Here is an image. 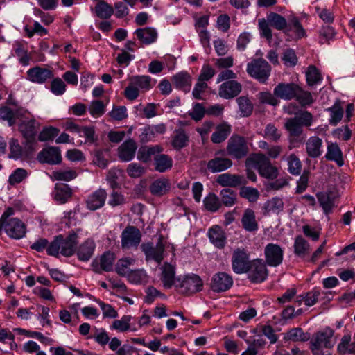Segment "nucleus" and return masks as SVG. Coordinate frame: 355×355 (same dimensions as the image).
<instances>
[{"mask_svg":"<svg viewBox=\"0 0 355 355\" xmlns=\"http://www.w3.org/2000/svg\"><path fill=\"white\" fill-rule=\"evenodd\" d=\"M149 190L151 194L155 196H163L171 190L170 180L165 178L157 179L150 184Z\"/></svg>","mask_w":355,"mask_h":355,"instance_id":"obj_26","label":"nucleus"},{"mask_svg":"<svg viewBox=\"0 0 355 355\" xmlns=\"http://www.w3.org/2000/svg\"><path fill=\"white\" fill-rule=\"evenodd\" d=\"M95 12L99 18L107 19L112 15L114 9L108 3L101 1L96 5Z\"/></svg>","mask_w":355,"mask_h":355,"instance_id":"obj_44","label":"nucleus"},{"mask_svg":"<svg viewBox=\"0 0 355 355\" xmlns=\"http://www.w3.org/2000/svg\"><path fill=\"white\" fill-rule=\"evenodd\" d=\"M293 247L294 252L300 257H304L309 252V245L302 236L295 238Z\"/></svg>","mask_w":355,"mask_h":355,"instance_id":"obj_45","label":"nucleus"},{"mask_svg":"<svg viewBox=\"0 0 355 355\" xmlns=\"http://www.w3.org/2000/svg\"><path fill=\"white\" fill-rule=\"evenodd\" d=\"M233 284L231 275L224 272H219L213 275L210 284L214 292L221 293L229 290Z\"/></svg>","mask_w":355,"mask_h":355,"instance_id":"obj_15","label":"nucleus"},{"mask_svg":"<svg viewBox=\"0 0 355 355\" xmlns=\"http://www.w3.org/2000/svg\"><path fill=\"white\" fill-rule=\"evenodd\" d=\"M294 98H295L302 107L310 105L313 103V98L311 92L303 90L300 86L299 91H297Z\"/></svg>","mask_w":355,"mask_h":355,"instance_id":"obj_57","label":"nucleus"},{"mask_svg":"<svg viewBox=\"0 0 355 355\" xmlns=\"http://www.w3.org/2000/svg\"><path fill=\"white\" fill-rule=\"evenodd\" d=\"M222 203L226 207L233 206L236 201V193L230 189H223L220 193Z\"/></svg>","mask_w":355,"mask_h":355,"instance_id":"obj_52","label":"nucleus"},{"mask_svg":"<svg viewBox=\"0 0 355 355\" xmlns=\"http://www.w3.org/2000/svg\"><path fill=\"white\" fill-rule=\"evenodd\" d=\"M306 78L307 84L309 86L315 85L322 80L321 73L314 65H310L307 68Z\"/></svg>","mask_w":355,"mask_h":355,"instance_id":"obj_46","label":"nucleus"},{"mask_svg":"<svg viewBox=\"0 0 355 355\" xmlns=\"http://www.w3.org/2000/svg\"><path fill=\"white\" fill-rule=\"evenodd\" d=\"M137 148V144L134 139H127L117 149L119 159L125 162L131 161L135 157Z\"/></svg>","mask_w":355,"mask_h":355,"instance_id":"obj_19","label":"nucleus"},{"mask_svg":"<svg viewBox=\"0 0 355 355\" xmlns=\"http://www.w3.org/2000/svg\"><path fill=\"white\" fill-rule=\"evenodd\" d=\"M325 158L327 160L335 162L339 166L344 164L343 153L336 143L330 142L328 144Z\"/></svg>","mask_w":355,"mask_h":355,"instance_id":"obj_33","label":"nucleus"},{"mask_svg":"<svg viewBox=\"0 0 355 355\" xmlns=\"http://www.w3.org/2000/svg\"><path fill=\"white\" fill-rule=\"evenodd\" d=\"M151 78L148 76H133L130 78V84L125 89L124 96L130 101L136 99L139 89L147 91L152 88Z\"/></svg>","mask_w":355,"mask_h":355,"instance_id":"obj_8","label":"nucleus"},{"mask_svg":"<svg viewBox=\"0 0 355 355\" xmlns=\"http://www.w3.org/2000/svg\"><path fill=\"white\" fill-rule=\"evenodd\" d=\"M247 73L259 83H265L271 73V66L263 58L253 59L248 63Z\"/></svg>","mask_w":355,"mask_h":355,"instance_id":"obj_7","label":"nucleus"},{"mask_svg":"<svg viewBox=\"0 0 355 355\" xmlns=\"http://www.w3.org/2000/svg\"><path fill=\"white\" fill-rule=\"evenodd\" d=\"M248 272H250L248 277L253 283L262 282L268 276L266 263L261 259L252 261Z\"/></svg>","mask_w":355,"mask_h":355,"instance_id":"obj_14","label":"nucleus"},{"mask_svg":"<svg viewBox=\"0 0 355 355\" xmlns=\"http://www.w3.org/2000/svg\"><path fill=\"white\" fill-rule=\"evenodd\" d=\"M10 155L9 157L19 159L24 156V150L16 139L12 138L9 141Z\"/></svg>","mask_w":355,"mask_h":355,"instance_id":"obj_59","label":"nucleus"},{"mask_svg":"<svg viewBox=\"0 0 355 355\" xmlns=\"http://www.w3.org/2000/svg\"><path fill=\"white\" fill-rule=\"evenodd\" d=\"M125 277L129 282L134 284H141L147 280V274L143 269L130 270Z\"/></svg>","mask_w":355,"mask_h":355,"instance_id":"obj_55","label":"nucleus"},{"mask_svg":"<svg viewBox=\"0 0 355 355\" xmlns=\"http://www.w3.org/2000/svg\"><path fill=\"white\" fill-rule=\"evenodd\" d=\"M293 30L297 38H302L305 35V31L296 17H291L287 23V28L285 33Z\"/></svg>","mask_w":355,"mask_h":355,"instance_id":"obj_47","label":"nucleus"},{"mask_svg":"<svg viewBox=\"0 0 355 355\" xmlns=\"http://www.w3.org/2000/svg\"><path fill=\"white\" fill-rule=\"evenodd\" d=\"M162 271L160 279L165 288H171L173 286H175V266L165 262L160 268Z\"/></svg>","mask_w":355,"mask_h":355,"instance_id":"obj_21","label":"nucleus"},{"mask_svg":"<svg viewBox=\"0 0 355 355\" xmlns=\"http://www.w3.org/2000/svg\"><path fill=\"white\" fill-rule=\"evenodd\" d=\"M28 173L26 169L18 168L9 176L8 183L12 186L19 184L28 177Z\"/></svg>","mask_w":355,"mask_h":355,"instance_id":"obj_50","label":"nucleus"},{"mask_svg":"<svg viewBox=\"0 0 355 355\" xmlns=\"http://www.w3.org/2000/svg\"><path fill=\"white\" fill-rule=\"evenodd\" d=\"M141 251L145 254V260L148 262L155 261L158 264L164 259L165 246L162 238H159L155 245L152 242L143 243L140 245Z\"/></svg>","mask_w":355,"mask_h":355,"instance_id":"obj_10","label":"nucleus"},{"mask_svg":"<svg viewBox=\"0 0 355 355\" xmlns=\"http://www.w3.org/2000/svg\"><path fill=\"white\" fill-rule=\"evenodd\" d=\"M299 91V85L294 83H279L273 90L274 95L279 98L290 101L293 99Z\"/></svg>","mask_w":355,"mask_h":355,"instance_id":"obj_17","label":"nucleus"},{"mask_svg":"<svg viewBox=\"0 0 355 355\" xmlns=\"http://www.w3.org/2000/svg\"><path fill=\"white\" fill-rule=\"evenodd\" d=\"M38 127L39 124L34 119H29L27 121H22L19 123V130L26 139L27 143L31 144L35 141Z\"/></svg>","mask_w":355,"mask_h":355,"instance_id":"obj_22","label":"nucleus"},{"mask_svg":"<svg viewBox=\"0 0 355 355\" xmlns=\"http://www.w3.org/2000/svg\"><path fill=\"white\" fill-rule=\"evenodd\" d=\"M310 177V171L304 170L297 182L295 193H302L306 191L308 187Z\"/></svg>","mask_w":355,"mask_h":355,"instance_id":"obj_64","label":"nucleus"},{"mask_svg":"<svg viewBox=\"0 0 355 355\" xmlns=\"http://www.w3.org/2000/svg\"><path fill=\"white\" fill-rule=\"evenodd\" d=\"M28 79L35 83L42 84L53 77L52 70L39 66L31 68L27 71Z\"/></svg>","mask_w":355,"mask_h":355,"instance_id":"obj_18","label":"nucleus"},{"mask_svg":"<svg viewBox=\"0 0 355 355\" xmlns=\"http://www.w3.org/2000/svg\"><path fill=\"white\" fill-rule=\"evenodd\" d=\"M316 196L324 214L327 215L330 214L334 207V193L331 191L318 192Z\"/></svg>","mask_w":355,"mask_h":355,"instance_id":"obj_29","label":"nucleus"},{"mask_svg":"<svg viewBox=\"0 0 355 355\" xmlns=\"http://www.w3.org/2000/svg\"><path fill=\"white\" fill-rule=\"evenodd\" d=\"M139 40L145 44H150L155 42L157 37L156 30L151 27L139 28L135 31Z\"/></svg>","mask_w":355,"mask_h":355,"instance_id":"obj_35","label":"nucleus"},{"mask_svg":"<svg viewBox=\"0 0 355 355\" xmlns=\"http://www.w3.org/2000/svg\"><path fill=\"white\" fill-rule=\"evenodd\" d=\"M267 20L270 26L285 32L287 28V21L283 16L275 12H270L267 16Z\"/></svg>","mask_w":355,"mask_h":355,"instance_id":"obj_41","label":"nucleus"},{"mask_svg":"<svg viewBox=\"0 0 355 355\" xmlns=\"http://www.w3.org/2000/svg\"><path fill=\"white\" fill-rule=\"evenodd\" d=\"M203 282L197 275L191 274L176 278L175 288L182 295H190L202 290Z\"/></svg>","mask_w":355,"mask_h":355,"instance_id":"obj_6","label":"nucleus"},{"mask_svg":"<svg viewBox=\"0 0 355 355\" xmlns=\"http://www.w3.org/2000/svg\"><path fill=\"white\" fill-rule=\"evenodd\" d=\"M236 103L239 106L240 116L248 117L253 112V104L248 96H242L236 98Z\"/></svg>","mask_w":355,"mask_h":355,"instance_id":"obj_40","label":"nucleus"},{"mask_svg":"<svg viewBox=\"0 0 355 355\" xmlns=\"http://www.w3.org/2000/svg\"><path fill=\"white\" fill-rule=\"evenodd\" d=\"M53 178L56 180L60 181H70L77 176L76 171L72 169L69 170H59L53 173Z\"/></svg>","mask_w":355,"mask_h":355,"instance_id":"obj_61","label":"nucleus"},{"mask_svg":"<svg viewBox=\"0 0 355 355\" xmlns=\"http://www.w3.org/2000/svg\"><path fill=\"white\" fill-rule=\"evenodd\" d=\"M246 167H254L259 174L268 179H274L277 176L278 171L273 166L269 159L263 154H252L245 160Z\"/></svg>","mask_w":355,"mask_h":355,"instance_id":"obj_3","label":"nucleus"},{"mask_svg":"<svg viewBox=\"0 0 355 355\" xmlns=\"http://www.w3.org/2000/svg\"><path fill=\"white\" fill-rule=\"evenodd\" d=\"M191 76L187 71L178 73L172 78V81L175 86L185 92L190 91L191 87Z\"/></svg>","mask_w":355,"mask_h":355,"instance_id":"obj_30","label":"nucleus"},{"mask_svg":"<svg viewBox=\"0 0 355 355\" xmlns=\"http://www.w3.org/2000/svg\"><path fill=\"white\" fill-rule=\"evenodd\" d=\"M322 141L316 136L311 137L306 143V153L311 158H317L322 155Z\"/></svg>","mask_w":355,"mask_h":355,"instance_id":"obj_31","label":"nucleus"},{"mask_svg":"<svg viewBox=\"0 0 355 355\" xmlns=\"http://www.w3.org/2000/svg\"><path fill=\"white\" fill-rule=\"evenodd\" d=\"M241 85L235 80L223 83L219 88V96L225 99L232 98L241 92Z\"/></svg>","mask_w":355,"mask_h":355,"instance_id":"obj_23","label":"nucleus"},{"mask_svg":"<svg viewBox=\"0 0 355 355\" xmlns=\"http://www.w3.org/2000/svg\"><path fill=\"white\" fill-rule=\"evenodd\" d=\"M241 223L246 231L254 232L258 229L254 211L251 209H247L244 211Z\"/></svg>","mask_w":355,"mask_h":355,"instance_id":"obj_37","label":"nucleus"},{"mask_svg":"<svg viewBox=\"0 0 355 355\" xmlns=\"http://www.w3.org/2000/svg\"><path fill=\"white\" fill-rule=\"evenodd\" d=\"M231 132V125L227 123L218 125L215 131L211 136V141L214 144H220L224 141Z\"/></svg>","mask_w":355,"mask_h":355,"instance_id":"obj_34","label":"nucleus"},{"mask_svg":"<svg viewBox=\"0 0 355 355\" xmlns=\"http://www.w3.org/2000/svg\"><path fill=\"white\" fill-rule=\"evenodd\" d=\"M204 205L209 211L215 212L221 207L218 197L214 193H209L203 200Z\"/></svg>","mask_w":355,"mask_h":355,"instance_id":"obj_49","label":"nucleus"},{"mask_svg":"<svg viewBox=\"0 0 355 355\" xmlns=\"http://www.w3.org/2000/svg\"><path fill=\"white\" fill-rule=\"evenodd\" d=\"M107 193L105 189H99L90 194L86 200L87 207L92 211L100 209L105 205Z\"/></svg>","mask_w":355,"mask_h":355,"instance_id":"obj_24","label":"nucleus"},{"mask_svg":"<svg viewBox=\"0 0 355 355\" xmlns=\"http://www.w3.org/2000/svg\"><path fill=\"white\" fill-rule=\"evenodd\" d=\"M223 153V151L216 153L215 157L207 162V168L209 171L216 173L222 172L230 168L232 166V161L225 157L219 156V154Z\"/></svg>","mask_w":355,"mask_h":355,"instance_id":"obj_16","label":"nucleus"},{"mask_svg":"<svg viewBox=\"0 0 355 355\" xmlns=\"http://www.w3.org/2000/svg\"><path fill=\"white\" fill-rule=\"evenodd\" d=\"M14 209L8 208L0 218V234L3 230L7 235L15 239L23 238L26 233V226L24 223L17 218H12Z\"/></svg>","mask_w":355,"mask_h":355,"instance_id":"obj_2","label":"nucleus"},{"mask_svg":"<svg viewBox=\"0 0 355 355\" xmlns=\"http://www.w3.org/2000/svg\"><path fill=\"white\" fill-rule=\"evenodd\" d=\"M328 111L331 113V117L329 121V123L333 125H337L341 121L343 116V109L340 103H335L331 107L328 109Z\"/></svg>","mask_w":355,"mask_h":355,"instance_id":"obj_48","label":"nucleus"},{"mask_svg":"<svg viewBox=\"0 0 355 355\" xmlns=\"http://www.w3.org/2000/svg\"><path fill=\"white\" fill-rule=\"evenodd\" d=\"M135 262L130 258L121 259L116 265V271L121 276H126L130 272V266Z\"/></svg>","mask_w":355,"mask_h":355,"instance_id":"obj_53","label":"nucleus"},{"mask_svg":"<svg viewBox=\"0 0 355 355\" xmlns=\"http://www.w3.org/2000/svg\"><path fill=\"white\" fill-rule=\"evenodd\" d=\"M334 331L326 327L324 330L315 333L310 342V349L313 355H324L322 347L330 349L334 343L332 342Z\"/></svg>","mask_w":355,"mask_h":355,"instance_id":"obj_5","label":"nucleus"},{"mask_svg":"<svg viewBox=\"0 0 355 355\" xmlns=\"http://www.w3.org/2000/svg\"><path fill=\"white\" fill-rule=\"evenodd\" d=\"M173 159L171 157L165 154H157L154 157L155 170L164 173L172 168Z\"/></svg>","mask_w":355,"mask_h":355,"instance_id":"obj_36","label":"nucleus"},{"mask_svg":"<svg viewBox=\"0 0 355 355\" xmlns=\"http://www.w3.org/2000/svg\"><path fill=\"white\" fill-rule=\"evenodd\" d=\"M226 151L229 156L236 159L245 157L249 153L246 139L239 135H232L227 141Z\"/></svg>","mask_w":355,"mask_h":355,"instance_id":"obj_9","label":"nucleus"},{"mask_svg":"<svg viewBox=\"0 0 355 355\" xmlns=\"http://www.w3.org/2000/svg\"><path fill=\"white\" fill-rule=\"evenodd\" d=\"M95 248V243L92 239H87L81 244L77 251V255L81 261H88L92 256Z\"/></svg>","mask_w":355,"mask_h":355,"instance_id":"obj_38","label":"nucleus"},{"mask_svg":"<svg viewBox=\"0 0 355 355\" xmlns=\"http://www.w3.org/2000/svg\"><path fill=\"white\" fill-rule=\"evenodd\" d=\"M141 232L137 227L128 225L121 235L122 249L137 248L141 241Z\"/></svg>","mask_w":355,"mask_h":355,"instance_id":"obj_11","label":"nucleus"},{"mask_svg":"<svg viewBox=\"0 0 355 355\" xmlns=\"http://www.w3.org/2000/svg\"><path fill=\"white\" fill-rule=\"evenodd\" d=\"M252 261L249 260L247 251L243 248L236 249L232 256V266L236 274L248 272Z\"/></svg>","mask_w":355,"mask_h":355,"instance_id":"obj_12","label":"nucleus"},{"mask_svg":"<svg viewBox=\"0 0 355 355\" xmlns=\"http://www.w3.org/2000/svg\"><path fill=\"white\" fill-rule=\"evenodd\" d=\"M78 243V234L74 232L65 238L62 235H58L49 245L47 253L55 257H58L60 253L64 257H71L77 250Z\"/></svg>","mask_w":355,"mask_h":355,"instance_id":"obj_1","label":"nucleus"},{"mask_svg":"<svg viewBox=\"0 0 355 355\" xmlns=\"http://www.w3.org/2000/svg\"><path fill=\"white\" fill-rule=\"evenodd\" d=\"M115 260L114 254L110 252H105L100 259V266L103 270L109 272L113 268Z\"/></svg>","mask_w":355,"mask_h":355,"instance_id":"obj_54","label":"nucleus"},{"mask_svg":"<svg viewBox=\"0 0 355 355\" xmlns=\"http://www.w3.org/2000/svg\"><path fill=\"white\" fill-rule=\"evenodd\" d=\"M282 159H284L287 162L288 171L293 175H300L301 174L302 164L299 157L292 153L288 156L282 157Z\"/></svg>","mask_w":355,"mask_h":355,"instance_id":"obj_39","label":"nucleus"},{"mask_svg":"<svg viewBox=\"0 0 355 355\" xmlns=\"http://www.w3.org/2000/svg\"><path fill=\"white\" fill-rule=\"evenodd\" d=\"M208 237L210 242L218 248H223L226 243V236L222 228L215 225L208 230Z\"/></svg>","mask_w":355,"mask_h":355,"instance_id":"obj_28","label":"nucleus"},{"mask_svg":"<svg viewBox=\"0 0 355 355\" xmlns=\"http://www.w3.org/2000/svg\"><path fill=\"white\" fill-rule=\"evenodd\" d=\"M282 60L284 64L287 67H295L298 61L295 51L292 49H286L282 53Z\"/></svg>","mask_w":355,"mask_h":355,"instance_id":"obj_56","label":"nucleus"},{"mask_svg":"<svg viewBox=\"0 0 355 355\" xmlns=\"http://www.w3.org/2000/svg\"><path fill=\"white\" fill-rule=\"evenodd\" d=\"M241 197L247 199L250 202H255L259 198V191L251 187H243L239 191Z\"/></svg>","mask_w":355,"mask_h":355,"instance_id":"obj_51","label":"nucleus"},{"mask_svg":"<svg viewBox=\"0 0 355 355\" xmlns=\"http://www.w3.org/2000/svg\"><path fill=\"white\" fill-rule=\"evenodd\" d=\"M264 255L267 265L277 267L282 263L284 250L279 245L271 243L265 247Z\"/></svg>","mask_w":355,"mask_h":355,"instance_id":"obj_13","label":"nucleus"},{"mask_svg":"<svg viewBox=\"0 0 355 355\" xmlns=\"http://www.w3.org/2000/svg\"><path fill=\"white\" fill-rule=\"evenodd\" d=\"M128 175L132 178H138L146 173V168L139 163H131L126 169Z\"/></svg>","mask_w":355,"mask_h":355,"instance_id":"obj_62","label":"nucleus"},{"mask_svg":"<svg viewBox=\"0 0 355 355\" xmlns=\"http://www.w3.org/2000/svg\"><path fill=\"white\" fill-rule=\"evenodd\" d=\"M313 123V115L304 111L294 117L289 118L285 123V128L293 139L298 138L303 132V126L309 127Z\"/></svg>","mask_w":355,"mask_h":355,"instance_id":"obj_4","label":"nucleus"},{"mask_svg":"<svg viewBox=\"0 0 355 355\" xmlns=\"http://www.w3.org/2000/svg\"><path fill=\"white\" fill-rule=\"evenodd\" d=\"M163 151V148L159 145L141 146L137 153V159L144 162L148 163L151 161L153 157Z\"/></svg>","mask_w":355,"mask_h":355,"instance_id":"obj_27","label":"nucleus"},{"mask_svg":"<svg viewBox=\"0 0 355 355\" xmlns=\"http://www.w3.org/2000/svg\"><path fill=\"white\" fill-rule=\"evenodd\" d=\"M37 159L42 163L57 164L62 161V156L58 147H49L40 152Z\"/></svg>","mask_w":355,"mask_h":355,"instance_id":"obj_20","label":"nucleus"},{"mask_svg":"<svg viewBox=\"0 0 355 355\" xmlns=\"http://www.w3.org/2000/svg\"><path fill=\"white\" fill-rule=\"evenodd\" d=\"M73 191L67 184L57 183L53 192L54 200L58 204L66 203L72 196Z\"/></svg>","mask_w":355,"mask_h":355,"instance_id":"obj_25","label":"nucleus"},{"mask_svg":"<svg viewBox=\"0 0 355 355\" xmlns=\"http://www.w3.org/2000/svg\"><path fill=\"white\" fill-rule=\"evenodd\" d=\"M264 214H268L270 212L279 213L284 209V202L282 198L278 197L272 198L268 200L263 205Z\"/></svg>","mask_w":355,"mask_h":355,"instance_id":"obj_42","label":"nucleus"},{"mask_svg":"<svg viewBox=\"0 0 355 355\" xmlns=\"http://www.w3.org/2000/svg\"><path fill=\"white\" fill-rule=\"evenodd\" d=\"M286 338L289 340L297 341H306L309 336L304 334L301 328H293L286 334Z\"/></svg>","mask_w":355,"mask_h":355,"instance_id":"obj_60","label":"nucleus"},{"mask_svg":"<svg viewBox=\"0 0 355 355\" xmlns=\"http://www.w3.org/2000/svg\"><path fill=\"white\" fill-rule=\"evenodd\" d=\"M123 171L117 168H112L109 171L108 174L107 175V180L109 182L110 187L113 189L119 187V184L118 183V179L120 176H122Z\"/></svg>","mask_w":355,"mask_h":355,"instance_id":"obj_63","label":"nucleus"},{"mask_svg":"<svg viewBox=\"0 0 355 355\" xmlns=\"http://www.w3.org/2000/svg\"><path fill=\"white\" fill-rule=\"evenodd\" d=\"M130 315H123L120 320H114L110 328L121 332L126 331L130 328Z\"/></svg>","mask_w":355,"mask_h":355,"instance_id":"obj_58","label":"nucleus"},{"mask_svg":"<svg viewBox=\"0 0 355 355\" xmlns=\"http://www.w3.org/2000/svg\"><path fill=\"white\" fill-rule=\"evenodd\" d=\"M189 137L182 129L177 130L173 137L171 145L176 150H180L188 144Z\"/></svg>","mask_w":355,"mask_h":355,"instance_id":"obj_43","label":"nucleus"},{"mask_svg":"<svg viewBox=\"0 0 355 355\" xmlns=\"http://www.w3.org/2000/svg\"><path fill=\"white\" fill-rule=\"evenodd\" d=\"M216 182L222 187H236L241 185L243 178L236 174L223 173L218 176Z\"/></svg>","mask_w":355,"mask_h":355,"instance_id":"obj_32","label":"nucleus"}]
</instances>
